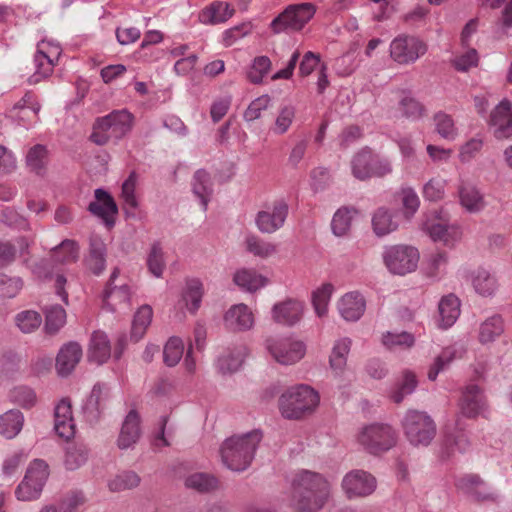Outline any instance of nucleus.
Segmentation results:
<instances>
[{
  "label": "nucleus",
  "mask_w": 512,
  "mask_h": 512,
  "mask_svg": "<svg viewBox=\"0 0 512 512\" xmlns=\"http://www.w3.org/2000/svg\"><path fill=\"white\" fill-rule=\"evenodd\" d=\"M330 494L331 485L322 474L302 470L292 481L291 507L297 512H319Z\"/></svg>",
  "instance_id": "obj_1"
},
{
  "label": "nucleus",
  "mask_w": 512,
  "mask_h": 512,
  "mask_svg": "<svg viewBox=\"0 0 512 512\" xmlns=\"http://www.w3.org/2000/svg\"><path fill=\"white\" fill-rule=\"evenodd\" d=\"M261 439L262 433L259 430L227 438L220 448L222 463L235 472L246 470L251 465Z\"/></svg>",
  "instance_id": "obj_2"
},
{
  "label": "nucleus",
  "mask_w": 512,
  "mask_h": 512,
  "mask_svg": "<svg viewBox=\"0 0 512 512\" xmlns=\"http://www.w3.org/2000/svg\"><path fill=\"white\" fill-rule=\"evenodd\" d=\"M319 404L318 393L307 385H298L286 390L279 398L281 415L298 420L314 411Z\"/></svg>",
  "instance_id": "obj_3"
},
{
  "label": "nucleus",
  "mask_w": 512,
  "mask_h": 512,
  "mask_svg": "<svg viewBox=\"0 0 512 512\" xmlns=\"http://www.w3.org/2000/svg\"><path fill=\"white\" fill-rule=\"evenodd\" d=\"M133 116L127 110H115L97 118L90 139L97 145H105L110 140L118 141L132 128Z\"/></svg>",
  "instance_id": "obj_4"
},
{
  "label": "nucleus",
  "mask_w": 512,
  "mask_h": 512,
  "mask_svg": "<svg viewBox=\"0 0 512 512\" xmlns=\"http://www.w3.org/2000/svg\"><path fill=\"white\" fill-rule=\"evenodd\" d=\"M404 434L414 447L428 446L436 435V424L425 411L408 410L403 417Z\"/></svg>",
  "instance_id": "obj_5"
},
{
  "label": "nucleus",
  "mask_w": 512,
  "mask_h": 512,
  "mask_svg": "<svg viewBox=\"0 0 512 512\" xmlns=\"http://www.w3.org/2000/svg\"><path fill=\"white\" fill-rule=\"evenodd\" d=\"M358 442L368 453L379 455L396 445L397 433L388 424L373 423L362 428Z\"/></svg>",
  "instance_id": "obj_6"
},
{
  "label": "nucleus",
  "mask_w": 512,
  "mask_h": 512,
  "mask_svg": "<svg viewBox=\"0 0 512 512\" xmlns=\"http://www.w3.org/2000/svg\"><path fill=\"white\" fill-rule=\"evenodd\" d=\"M315 11L311 3L290 5L273 19L270 28L275 34L300 31L312 19Z\"/></svg>",
  "instance_id": "obj_7"
},
{
  "label": "nucleus",
  "mask_w": 512,
  "mask_h": 512,
  "mask_svg": "<svg viewBox=\"0 0 512 512\" xmlns=\"http://www.w3.org/2000/svg\"><path fill=\"white\" fill-rule=\"evenodd\" d=\"M382 258L391 273L405 275L417 268L419 252L413 246L393 245L384 249Z\"/></svg>",
  "instance_id": "obj_8"
},
{
  "label": "nucleus",
  "mask_w": 512,
  "mask_h": 512,
  "mask_svg": "<svg viewBox=\"0 0 512 512\" xmlns=\"http://www.w3.org/2000/svg\"><path fill=\"white\" fill-rule=\"evenodd\" d=\"M49 476L48 465L41 459L34 460L28 467L25 477L18 485L15 494L21 501L37 499Z\"/></svg>",
  "instance_id": "obj_9"
},
{
  "label": "nucleus",
  "mask_w": 512,
  "mask_h": 512,
  "mask_svg": "<svg viewBox=\"0 0 512 512\" xmlns=\"http://www.w3.org/2000/svg\"><path fill=\"white\" fill-rule=\"evenodd\" d=\"M341 487L349 500L364 498L374 493L377 487V480L369 472L355 469L343 477Z\"/></svg>",
  "instance_id": "obj_10"
},
{
  "label": "nucleus",
  "mask_w": 512,
  "mask_h": 512,
  "mask_svg": "<svg viewBox=\"0 0 512 512\" xmlns=\"http://www.w3.org/2000/svg\"><path fill=\"white\" fill-rule=\"evenodd\" d=\"M426 51V44L412 35H399L390 45V56L399 64L414 63Z\"/></svg>",
  "instance_id": "obj_11"
},
{
  "label": "nucleus",
  "mask_w": 512,
  "mask_h": 512,
  "mask_svg": "<svg viewBox=\"0 0 512 512\" xmlns=\"http://www.w3.org/2000/svg\"><path fill=\"white\" fill-rule=\"evenodd\" d=\"M455 485L475 502H495L498 499V494L478 474H466L457 479Z\"/></svg>",
  "instance_id": "obj_12"
},
{
  "label": "nucleus",
  "mask_w": 512,
  "mask_h": 512,
  "mask_svg": "<svg viewBox=\"0 0 512 512\" xmlns=\"http://www.w3.org/2000/svg\"><path fill=\"white\" fill-rule=\"evenodd\" d=\"M267 349L272 357L283 365L294 364L305 355V346L302 342L288 339H268Z\"/></svg>",
  "instance_id": "obj_13"
},
{
  "label": "nucleus",
  "mask_w": 512,
  "mask_h": 512,
  "mask_svg": "<svg viewBox=\"0 0 512 512\" xmlns=\"http://www.w3.org/2000/svg\"><path fill=\"white\" fill-rule=\"evenodd\" d=\"M288 204L284 200L276 201L271 208L259 211L255 218L257 228L262 233H274L285 223Z\"/></svg>",
  "instance_id": "obj_14"
},
{
  "label": "nucleus",
  "mask_w": 512,
  "mask_h": 512,
  "mask_svg": "<svg viewBox=\"0 0 512 512\" xmlns=\"http://www.w3.org/2000/svg\"><path fill=\"white\" fill-rule=\"evenodd\" d=\"M111 399V390L106 383H96L83 406L84 415L88 422L96 423L107 408Z\"/></svg>",
  "instance_id": "obj_15"
},
{
  "label": "nucleus",
  "mask_w": 512,
  "mask_h": 512,
  "mask_svg": "<svg viewBox=\"0 0 512 512\" xmlns=\"http://www.w3.org/2000/svg\"><path fill=\"white\" fill-rule=\"evenodd\" d=\"M83 355L82 348L79 343L70 341L64 344L56 357L55 368L59 376L67 377L70 375Z\"/></svg>",
  "instance_id": "obj_16"
},
{
  "label": "nucleus",
  "mask_w": 512,
  "mask_h": 512,
  "mask_svg": "<svg viewBox=\"0 0 512 512\" xmlns=\"http://www.w3.org/2000/svg\"><path fill=\"white\" fill-rule=\"evenodd\" d=\"M303 311L304 304L301 301L289 298L273 306L272 318L279 324L293 326L301 320Z\"/></svg>",
  "instance_id": "obj_17"
},
{
  "label": "nucleus",
  "mask_w": 512,
  "mask_h": 512,
  "mask_svg": "<svg viewBox=\"0 0 512 512\" xmlns=\"http://www.w3.org/2000/svg\"><path fill=\"white\" fill-rule=\"evenodd\" d=\"M119 273L120 270L114 268L103 293V303L111 312L116 311L118 305L128 304L130 300V291L127 285H114V281L119 276Z\"/></svg>",
  "instance_id": "obj_18"
},
{
  "label": "nucleus",
  "mask_w": 512,
  "mask_h": 512,
  "mask_svg": "<svg viewBox=\"0 0 512 512\" xmlns=\"http://www.w3.org/2000/svg\"><path fill=\"white\" fill-rule=\"evenodd\" d=\"M54 430L59 437L67 440L75 433L71 403L68 399H62L54 409Z\"/></svg>",
  "instance_id": "obj_19"
},
{
  "label": "nucleus",
  "mask_w": 512,
  "mask_h": 512,
  "mask_svg": "<svg viewBox=\"0 0 512 512\" xmlns=\"http://www.w3.org/2000/svg\"><path fill=\"white\" fill-rule=\"evenodd\" d=\"M459 406L462 415L468 418L478 416L485 408L482 390L477 385H468L463 391Z\"/></svg>",
  "instance_id": "obj_20"
},
{
  "label": "nucleus",
  "mask_w": 512,
  "mask_h": 512,
  "mask_svg": "<svg viewBox=\"0 0 512 512\" xmlns=\"http://www.w3.org/2000/svg\"><path fill=\"white\" fill-rule=\"evenodd\" d=\"M140 435V417L136 410H131L122 423L117 445L120 449H128L137 443Z\"/></svg>",
  "instance_id": "obj_21"
},
{
  "label": "nucleus",
  "mask_w": 512,
  "mask_h": 512,
  "mask_svg": "<svg viewBox=\"0 0 512 512\" xmlns=\"http://www.w3.org/2000/svg\"><path fill=\"white\" fill-rule=\"evenodd\" d=\"M86 267L94 274L100 275L106 267V245L98 235L89 238V253L85 258Z\"/></svg>",
  "instance_id": "obj_22"
},
{
  "label": "nucleus",
  "mask_w": 512,
  "mask_h": 512,
  "mask_svg": "<svg viewBox=\"0 0 512 512\" xmlns=\"http://www.w3.org/2000/svg\"><path fill=\"white\" fill-rule=\"evenodd\" d=\"M88 210L95 216L102 218L106 224L111 225L109 216L117 214L118 208L112 196L102 188L95 190V201H92Z\"/></svg>",
  "instance_id": "obj_23"
},
{
  "label": "nucleus",
  "mask_w": 512,
  "mask_h": 512,
  "mask_svg": "<svg viewBox=\"0 0 512 512\" xmlns=\"http://www.w3.org/2000/svg\"><path fill=\"white\" fill-rule=\"evenodd\" d=\"M226 326L233 331H244L250 329L254 324V317L245 304L232 306L225 314Z\"/></svg>",
  "instance_id": "obj_24"
},
{
  "label": "nucleus",
  "mask_w": 512,
  "mask_h": 512,
  "mask_svg": "<svg viewBox=\"0 0 512 512\" xmlns=\"http://www.w3.org/2000/svg\"><path fill=\"white\" fill-rule=\"evenodd\" d=\"M366 303L364 297L358 292L345 294L338 303L341 316L346 321H357L365 311Z\"/></svg>",
  "instance_id": "obj_25"
},
{
  "label": "nucleus",
  "mask_w": 512,
  "mask_h": 512,
  "mask_svg": "<svg viewBox=\"0 0 512 512\" xmlns=\"http://www.w3.org/2000/svg\"><path fill=\"white\" fill-rule=\"evenodd\" d=\"M111 355V347L105 333L97 331L92 334L88 359L98 365L105 363Z\"/></svg>",
  "instance_id": "obj_26"
},
{
  "label": "nucleus",
  "mask_w": 512,
  "mask_h": 512,
  "mask_svg": "<svg viewBox=\"0 0 512 512\" xmlns=\"http://www.w3.org/2000/svg\"><path fill=\"white\" fill-rule=\"evenodd\" d=\"M470 447L467 434L461 429L446 433L441 449L442 458H450L456 451L463 453Z\"/></svg>",
  "instance_id": "obj_27"
},
{
  "label": "nucleus",
  "mask_w": 512,
  "mask_h": 512,
  "mask_svg": "<svg viewBox=\"0 0 512 512\" xmlns=\"http://www.w3.org/2000/svg\"><path fill=\"white\" fill-rule=\"evenodd\" d=\"M440 315V326L451 327L460 315V300L454 295L443 296L438 306Z\"/></svg>",
  "instance_id": "obj_28"
},
{
  "label": "nucleus",
  "mask_w": 512,
  "mask_h": 512,
  "mask_svg": "<svg viewBox=\"0 0 512 512\" xmlns=\"http://www.w3.org/2000/svg\"><path fill=\"white\" fill-rule=\"evenodd\" d=\"M233 13L228 3L216 1L199 14V19L204 24L214 25L227 21Z\"/></svg>",
  "instance_id": "obj_29"
},
{
  "label": "nucleus",
  "mask_w": 512,
  "mask_h": 512,
  "mask_svg": "<svg viewBox=\"0 0 512 512\" xmlns=\"http://www.w3.org/2000/svg\"><path fill=\"white\" fill-rule=\"evenodd\" d=\"M458 193L461 205L469 212L476 213L484 208L483 196L472 184L462 183Z\"/></svg>",
  "instance_id": "obj_30"
},
{
  "label": "nucleus",
  "mask_w": 512,
  "mask_h": 512,
  "mask_svg": "<svg viewBox=\"0 0 512 512\" xmlns=\"http://www.w3.org/2000/svg\"><path fill=\"white\" fill-rule=\"evenodd\" d=\"M203 294V283L198 278L186 279L182 298L191 313H195L200 308Z\"/></svg>",
  "instance_id": "obj_31"
},
{
  "label": "nucleus",
  "mask_w": 512,
  "mask_h": 512,
  "mask_svg": "<svg viewBox=\"0 0 512 512\" xmlns=\"http://www.w3.org/2000/svg\"><path fill=\"white\" fill-rule=\"evenodd\" d=\"M211 177L203 169L197 170L193 176L192 188L194 194L200 199L203 210L206 211L208 202L213 193Z\"/></svg>",
  "instance_id": "obj_32"
},
{
  "label": "nucleus",
  "mask_w": 512,
  "mask_h": 512,
  "mask_svg": "<svg viewBox=\"0 0 512 512\" xmlns=\"http://www.w3.org/2000/svg\"><path fill=\"white\" fill-rule=\"evenodd\" d=\"M23 423L24 416L19 410H9L0 416V434L12 439L20 433Z\"/></svg>",
  "instance_id": "obj_33"
},
{
  "label": "nucleus",
  "mask_w": 512,
  "mask_h": 512,
  "mask_svg": "<svg viewBox=\"0 0 512 512\" xmlns=\"http://www.w3.org/2000/svg\"><path fill=\"white\" fill-rule=\"evenodd\" d=\"M373 158L374 155L368 148L356 153L351 160L353 176L361 181L368 179L369 173L372 171Z\"/></svg>",
  "instance_id": "obj_34"
},
{
  "label": "nucleus",
  "mask_w": 512,
  "mask_h": 512,
  "mask_svg": "<svg viewBox=\"0 0 512 512\" xmlns=\"http://www.w3.org/2000/svg\"><path fill=\"white\" fill-rule=\"evenodd\" d=\"M351 340L349 338H341L337 340L332 348L329 357V364L331 369L340 374L344 371L347 362V356L351 348Z\"/></svg>",
  "instance_id": "obj_35"
},
{
  "label": "nucleus",
  "mask_w": 512,
  "mask_h": 512,
  "mask_svg": "<svg viewBox=\"0 0 512 512\" xmlns=\"http://www.w3.org/2000/svg\"><path fill=\"white\" fill-rule=\"evenodd\" d=\"M233 281L237 286L249 292L256 291L266 284V278L256 271L246 268L236 271Z\"/></svg>",
  "instance_id": "obj_36"
},
{
  "label": "nucleus",
  "mask_w": 512,
  "mask_h": 512,
  "mask_svg": "<svg viewBox=\"0 0 512 512\" xmlns=\"http://www.w3.org/2000/svg\"><path fill=\"white\" fill-rule=\"evenodd\" d=\"M185 485L199 493H209L218 488V479L209 473L196 472L185 479Z\"/></svg>",
  "instance_id": "obj_37"
},
{
  "label": "nucleus",
  "mask_w": 512,
  "mask_h": 512,
  "mask_svg": "<svg viewBox=\"0 0 512 512\" xmlns=\"http://www.w3.org/2000/svg\"><path fill=\"white\" fill-rule=\"evenodd\" d=\"M51 257L56 263L75 262L79 257V245L74 240L65 239L52 250Z\"/></svg>",
  "instance_id": "obj_38"
},
{
  "label": "nucleus",
  "mask_w": 512,
  "mask_h": 512,
  "mask_svg": "<svg viewBox=\"0 0 512 512\" xmlns=\"http://www.w3.org/2000/svg\"><path fill=\"white\" fill-rule=\"evenodd\" d=\"M48 163V151L45 146L37 144L31 147L26 155V164L30 171L43 175Z\"/></svg>",
  "instance_id": "obj_39"
},
{
  "label": "nucleus",
  "mask_w": 512,
  "mask_h": 512,
  "mask_svg": "<svg viewBox=\"0 0 512 512\" xmlns=\"http://www.w3.org/2000/svg\"><path fill=\"white\" fill-rule=\"evenodd\" d=\"M153 316L152 308L149 305L141 306L134 315L131 338L134 341H139L145 334L146 329L151 323Z\"/></svg>",
  "instance_id": "obj_40"
},
{
  "label": "nucleus",
  "mask_w": 512,
  "mask_h": 512,
  "mask_svg": "<svg viewBox=\"0 0 512 512\" xmlns=\"http://www.w3.org/2000/svg\"><path fill=\"white\" fill-rule=\"evenodd\" d=\"M89 450L82 443H72L66 449L65 467L68 470H76L88 460Z\"/></svg>",
  "instance_id": "obj_41"
},
{
  "label": "nucleus",
  "mask_w": 512,
  "mask_h": 512,
  "mask_svg": "<svg viewBox=\"0 0 512 512\" xmlns=\"http://www.w3.org/2000/svg\"><path fill=\"white\" fill-rule=\"evenodd\" d=\"M428 232L433 241L442 242L446 246H453L460 237L457 228L442 223L432 224Z\"/></svg>",
  "instance_id": "obj_42"
},
{
  "label": "nucleus",
  "mask_w": 512,
  "mask_h": 512,
  "mask_svg": "<svg viewBox=\"0 0 512 512\" xmlns=\"http://www.w3.org/2000/svg\"><path fill=\"white\" fill-rule=\"evenodd\" d=\"M245 356V347H239L233 351H228L218 358V368L223 374L233 373L241 367Z\"/></svg>",
  "instance_id": "obj_43"
},
{
  "label": "nucleus",
  "mask_w": 512,
  "mask_h": 512,
  "mask_svg": "<svg viewBox=\"0 0 512 512\" xmlns=\"http://www.w3.org/2000/svg\"><path fill=\"white\" fill-rule=\"evenodd\" d=\"M373 230L378 236L387 235L398 228V223L393 220L392 214L384 209L379 208L372 218Z\"/></svg>",
  "instance_id": "obj_44"
},
{
  "label": "nucleus",
  "mask_w": 512,
  "mask_h": 512,
  "mask_svg": "<svg viewBox=\"0 0 512 512\" xmlns=\"http://www.w3.org/2000/svg\"><path fill=\"white\" fill-rule=\"evenodd\" d=\"M504 331L503 320L499 315H493L486 319L480 326L479 340L481 343H489L499 337Z\"/></svg>",
  "instance_id": "obj_45"
},
{
  "label": "nucleus",
  "mask_w": 512,
  "mask_h": 512,
  "mask_svg": "<svg viewBox=\"0 0 512 512\" xmlns=\"http://www.w3.org/2000/svg\"><path fill=\"white\" fill-rule=\"evenodd\" d=\"M448 255L445 251L431 253L425 264V273L428 277L436 279L446 272Z\"/></svg>",
  "instance_id": "obj_46"
},
{
  "label": "nucleus",
  "mask_w": 512,
  "mask_h": 512,
  "mask_svg": "<svg viewBox=\"0 0 512 512\" xmlns=\"http://www.w3.org/2000/svg\"><path fill=\"white\" fill-rule=\"evenodd\" d=\"M35 73L29 78L30 84H37L41 79L48 77L53 70V60L43 51L38 50L34 56Z\"/></svg>",
  "instance_id": "obj_47"
},
{
  "label": "nucleus",
  "mask_w": 512,
  "mask_h": 512,
  "mask_svg": "<svg viewBox=\"0 0 512 512\" xmlns=\"http://www.w3.org/2000/svg\"><path fill=\"white\" fill-rule=\"evenodd\" d=\"M45 329L49 334H55L66 322V312L60 305H51L45 309Z\"/></svg>",
  "instance_id": "obj_48"
},
{
  "label": "nucleus",
  "mask_w": 512,
  "mask_h": 512,
  "mask_svg": "<svg viewBox=\"0 0 512 512\" xmlns=\"http://www.w3.org/2000/svg\"><path fill=\"white\" fill-rule=\"evenodd\" d=\"M140 483V477L134 471H123L117 474L108 483V487L112 492H120L127 489L135 488Z\"/></svg>",
  "instance_id": "obj_49"
},
{
  "label": "nucleus",
  "mask_w": 512,
  "mask_h": 512,
  "mask_svg": "<svg viewBox=\"0 0 512 512\" xmlns=\"http://www.w3.org/2000/svg\"><path fill=\"white\" fill-rule=\"evenodd\" d=\"M434 123L437 133L444 139L454 140L457 135L453 118L445 112H438L434 115Z\"/></svg>",
  "instance_id": "obj_50"
},
{
  "label": "nucleus",
  "mask_w": 512,
  "mask_h": 512,
  "mask_svg": "<svg viewBox=\"0 0 512 512\" xmlns=\"http://www.w3.org/2000/svg\"><path fill=\"white\" fill-rule=\"evenodd\" d=\"M42 323L41 315L32 310H25L15 316V324L23 333L36 331Z\"/></svg>",
  "instance_id": "obj_51"
},
{
  "label": "nucleus",
  "mask_w": 512,
  "mask_h": 512,
  "mask_svg": "<svg viewBox=\"0 0 512 512\" xmlns=\"http://www.w3.org/2000/svg\"><path fill=\"white\" fill-rule=\"evenodd\" d=\"M399 110L403 117L418 120L425 114V107L414 97L404 95L399 101Z\"/></svg>",
  "instance_id": "obj_52"
},
{
  "label": "nucleus",
  "mask_w": 512,
  "mask_h": 512,
  "mask_svg": "<svg viewBox=\"0 0 512 512\" xmlns=\"http://www.w3.org/2000/svg\"><path fill=\"white\" fill-rule=\"evenodd\" d=\"M352 212H356L353 208L342 207L338 209L332 219L331 228L336 236L345 235L351 226Z\"/></svg>",
  "instance_id": "obj_53"
},
{
  "label": "nucleus",
  "mask_w": 512,
  "mask_h": 512,
  "mask_svg": "<svg viewBox=\"0 0 512 512\" xmlns=\"http://www.w3.org/2000/svg\"><path fill=\"white\" fill-rule=\"evenodd\" d=\"M246 249L254 256L268 258L276 253V246L265 240L251 235L246 238Z\"/></svg>",
  "instance_id": "obj_54"
},
{
  "label": "nucleus",
  "mask_w": 512,
  "mask_h": 512,
  "mask_svg": "<svg viewBox=\"0 0 512 512\" xmlns=\"http://www.w3.org/2000/svg\"><path fill=\"white\" fill-rule=\"evenodd\" d=\"M382 342L388 349H405L414 345V336L408 332H387L383 335Z\"/></svg>",
  "instance_id": "obj_55"
},
{
  "label": "nucleus",
  "mask_w": 512,
  "mask_h": 512,
  "mask_svg": "<svg viewBox=\"0 0 512 512\" xmlns=\"http://www.w3.org/2000/svg\"><path fill=\"white\" fill-rule=\"evenodd\" d=\"M456 355V350L452 347H447L442 350V352L436 357L434 363L431 365L428 371V379L431 381H435L438 374L441 371H444L450 363L454 360Z\"/></svg>",
  "instance_id": "obj_56"
},
{
  "label": "nucleus",
  "mask_w": 512,
  "mask_h": 512,
  "mask_svg": "<svg viewBox=\"0 0 512 512\" xmlns=\"http://www.w3.org/2000/svg\"><path fill=\"white\" fill-rule=\"evenodd\" d=\"M473 286L477 293L490 296L496 289V279L488 271L480 269L473 279Z\"/></svg>",
  "instance_id": "obj_57"
},
{
  "label": "nucleus",
  "mask_w": 512,
  "mask_h": 512,
  "mask_svg": "<svg viewBox=\"0 0 512 512\" xmlns=\"http://www.w3.org/2000/svg\"><path fill=\"white\" fill-rule=\"evenodd\" d=\"M184 351V345L180 338L171 337L163 350L164 362L166 365L173 367L175 366L181 359Z\"/></svg>",
  "instance_id": "obj_58"
},
{
  "label": "nucleus",
  "mask_w": 512,
  "mask_h": 512,
  "mask_svg": "<svg viewBox=\"0 0 512 512\" xmlns=\"http://www.w3.org/2000/svg\"><path fill=\"white\" fill-rule=\"evenodd\" d=\"M332 292L333 286L330 283H326L313 293L312 303L319 317H323L327 314V306Z\"/></svg>",
  "instance_id": "obj_59"
},
{
  "label": "nucleus",
  "mask_w": 512,
  "mask_h": 512,
  "mask_svg": "<svg viewBox=\"0 0 512 512\" xmlns=\"http://www.w3.org/2000/svg\"><path fill=\"white\" fill-rule=\"evenodd\" d=\"M149 271L157 278L161 277L165 268L163 250L159 242H154L147 257Z\"/></svg>",
  "instance_id": "obj_60"
},
{
  "label": "nucleus",
  "mask_w": 512,
  "mask_h": 512,
  "mask_svg": "<svg viewBox=\"0 0 512 512\" xmlns=\"http://www.w3.org/2000/svg\"><path fill=\"white\" fill-rule=\"evenodd\" d=\"M416 386V375L410 371H405L398 388L392 394L393 401L395 403H401L407 395L414 392Z\"/></svg>",
  "instance_id": "obj_61"
},
{
  "label": "nucleus",
  "mask_w": 512,
  "mask_h": 512,
  "mask_svg": "<svg viewBox=\"0 0 512 512\" xmlns=\"http://www.w3.org/2000/svg\"><path fill=\"white\" fill-rule=\"evenodd\" d=\"M271 68V61L267 56H258L254 59L250 69L247 72L248 79L254 83L262 82L263 77Z\"/></svg>",
  "instance_id": "obj_62"
},
{
  "label": "nucleus",
  "mask_w": 512,
  "mask_h": 512,
  "mask_svg": "<svg viewBox=\"0 0 512 512\" xmlns=\"http://www.w3.org/2000/svg\"><path fill=\"white\" fill-rule=\"evenodd\" d=\"M512 117V102L503 99L491 112L489 124L496 128L500 127Z\"/></svg>",
  "instance_id": "obj_63"
},
{
  "label": "nucleus",
  "mask_w": 512,
  "mask_h": 512,
  "mask_svg": "<svg viewBox=\"0 0 512 512\" xmlns=\"http://www.w3.org/2000/svg\"><path fill=\"white\" fill-rule=\"evenodd\" d=\"M11 400L23 408H31L36 403L34 391L26 386H18L10 392Z\"/></svg>",
  "instance_id": "obj_64"
}]
</instances>
